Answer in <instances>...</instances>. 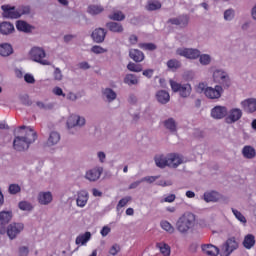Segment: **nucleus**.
Masks as SVG:
<instances>
[{
    "mask_svg": "<svg viewBox=\"0 0 256 256\" xmlns=\"http://www.w3.org/2000/svg\"><path fill=\"white\" fill-rule=\"evenodd\" d=\"M106 27L109 31H112V33H123V25H121V23L108 22Z\"/></svg>",
    "mask_w": 256,
    "mask_h": 256,
    "instance_id": "obj_38",
    "label": "nucleus"
},
{
    "mask_svg": "<svg viewBox=\"0 0 256 256\" xmlns=\"http://www.w3.org/2000/svg\"><path fill=\"white\" fill-rule=\"evenodd\" d=\"M176 54L180 57H185V59H199L200 50L197 48H178Z\"/></svg>",
    "mask_w": 256,
    "mask_h": 256,
    "instance_id": "obj_12",
    "label": "nucleus"
},
{
    "mask_svg": "<svg viewBox=\"0 0 256 256\" xmlns=\"http://www.w3.org/2000/svg\"><path fill=\"white\" fill-rule=\"evenodd\" d=\"M232 213L234 217L237 219V221L242 223V225H247V218H245V216L243 215V213H241V211L235 208H232Z\"/></svg>",
    "mask_w": 256,
    "mask_h": 256,
    "instance_id": "obj_44",
    "label": "nucleus"
},
{
    "mask_svg": "<svg viewBox=\"0 0 256 256\" xmlns=\"http://www.w3.org/2000/svg\"><path fill=\"white\" fill-rule=\"evenodd\" d=\"M237 249H239V241H237V238H228L222 245V256H229L233 251H237Z\"/></svg>",
    "mask_w": 256,
    "mask_h": 256,
    "instance_id": "obj_8",
    "label": "nucleus"
},
{
    "mask_svg": "<svg viewBox=\"0 0 256 256\" xmlns=\"http://www.w3.org/2000/svg\"><path fill=\"white\" fill-rule=\"evenodd\" d=\"M207 89V84L200 82L197 86H196V91L198 93H204L205 95V90Z\"/></svg>",
    "mask_w": 256,
    "mask_h": 256,
    "instance_id": "obj_58",
    "label": "nucleus"
},
{
    "mask_svg": "<svg viewBox=\"0 0 256 256\" xmlns=\"http://www.w3.org/2000/svg\"><path fill=\"white\" fill-rule=\"evenodd\" d=\"M1 9L3 11L2 15L5 19H19L22 15H27V13H29V7L27 6L15 8L11 5H2Z\"/></svg>",
    "mask_w": 256,
    "mask_h": 256,
    "instance_id": "obj_4",
    "label": "nucleus"
},
{
    "mask_svg": "<svg viewBox=\"0 0 256 256\" xmlns=\"http://www.w3.org/2000/svg\"><path fill=\"white\" fill-rule=\"evenodd\" d=\"M169 21L172 25H177L178 27H186L187 23H189V16L183 15L177 18H171Z\"/></svg>",
    "mask_w": 256,
    "mask_h": 256,
    "instance_id": "obj_29",
    "label": "nucleus"
},
{
    "mask_svg": "<svg viewBox=\"0 0 256 256\" xmlns=\"http://www.w3.org/2000/svg\"><path fill=\"white\" fill-rule=\"evenodd\" d=\"M138 47L143 49V51H155L157 49V46L153 43H140Z\"/></svg>",
    "mask_w": 256,
    "mask_h": 256,
    "instance_id": "obj_49",
    "label": "nucleus"
},
{
    "mask_svg": "<svg viewBox=\"0 0 256 256\" xmlns=\"http://www.w3.org/2000/svg\"><path fill=\"white\" fill-rule=\"evenodd\" d=\"M24 80L26 81V83H30V84L35 83V77L33 76V74H29V73L25 74Z\"/></svg>",
    "mask_w": 256,
    "mask_h": 256,
    "instance_id": "obj_60",
    "label": "nucleus"
},
{
    "mask_svg": "<svg viewBox=\"0 0 256 256\" xmlns=\"http://www.w3.org/2000/svg\"><path fill=\"white\" fill-rule=\"evenodd\" d=\"M46 56L45 50L41 47H33L29 51V58L35 63H40V65H51L49 60H45Z\"/></svg>",
    "mask_w": 256,
    "mask_h": 256,
    "instance_id": "obj_6",
    "label": "nucleus"
},
{
    "mask_svg": "<svg viewBox=\"0 0 256 256\" xmlns=\"http://www.w3.org/2000/svg\"><path fill=\"white\" fill-rule=\"evenodd\" d=\"M242 109L246 111V113H255L256 111V98H248L240 103Z\"/></svg>",
    "mask_w": 256,
    "mask_h": 256,
    "instance_id": "obj_18",
    "label": "nucleus"
},
{
    "mask_svg": "<svg viewBox=\"0 0 256 256\" xmlns=\"http://www.w3.org/2000/svg\"><path fill=\"white\" fill-rule=\"evenodd\" d=\"M129 201H131V197L127 196V197H124L122 198L117 206H116V211L118 213V215H120L121 213H123V207H125L127 205V203H129Z\"/></svg>",
    "mask_w": 256,
    "mask_h": 256,
    "instance_id": "obj_43",
    "label": "nucleus"
},
{
    "mask_svg": "<svg viewBox=\"0 0 256 256\" xmlns=\"http://www.w3.org/2000/svg\"><path fill=\"white\" fill-rule=\"evenodd\" d=\"M7 223L0 222V235H5L7 233Z\"/></svg>",
    "mask_w": 256,
    "mask_h": 256,
    "instance_id": "obj_64",
    "label": "nucleus"
},
{
    "mask_svg": "<svg viewBox=\"0 0 256 256\" xmlns=\"http://www.w3.org/2000/svg\"><path fill=\"white\" fill-rule=\"evenodd\" d=\"M37 201L40 205H51L53 203V192L41 191L38 193Z\"/></svg>",
    "mask_w": 256,
    "mask_h": 256,
    "instance_id": "obj_15",
    "label": "nucleus"
},
{
    "mask_svg": "<svg viewBox=\"0 0 256 256\" xmlns=\"http://www.w3.org/2000/svg\"><path fill=\"white\" fill-rule=\"evenodd\" d=\"M163 125L170 133H177V122H175V119L168 118L164 120Z\"/></svg>",
    "mask_w": 256,
    "mask_h": 256,
    "instance_id": "obj_34",
    "label": "nucleus"
},
{
    "mask_svg": "<svg viewBox=\"0 0 256 256\" xmlns=\"http://www.w3.org/2000/svg\"><path fill=\"white\" fill-rule=\"evenodd\" d=\"M156 248L162 256H171V246L167 242L161 241L156 243Z\"/></svg>",
    "mask_w": 256,
    "mask_h": 256,
    "instance_id": "obj_24",
    "label": "nucleus"
},
{
    "mask_svg": "<svg viewBox=\"0 0 256 256\" xmlns=\"http://www.w3.org/2000/svg\"><path fill=\"white\" fill-rule=\"evenodd\" d=\"M212 119L221 120L227 118V106L216 105L210 111Z\"/></svg>",
    "mask_w": 256,
    "mask_h": 256,
    "instance_id": "obj_13",
    "label": "nucleus"
},
{
    "mask_svg": "<svg viewBox=\"0 0 256 256\" xmlns=\"http://www.w3.org/2000/svg\"><path fill=\"white\" fill-rule=\"evenodd\" d=\"M108 18L111 19V21H124L125 14L121 10H113Z\"/></svg>",
    "mask_w": 256,
    "mask_h": 256,
    "instance_id": "obj_40",
    "label": "nucleus"
},
{
    "mask_svg": "<svg viewBox=\"0 0 256 256\" xmlns=\"http://www.w3.org/2000/svg\"><path fill=\"white\" fill-rule=\"evenodd\" d=\"M212 80L224 89L231 87V77L223 68H214L212 70Z\"/></svg>",
    "mask_w": 256,
    "mask_h": 256,
    "instance_id": "obj_3",
    "label": "nucleus"
},
{
    "mask_svg": "<svg viewBox=\"0 0 256 256\" xmlns=\"http://www.w3.org/2000/svg\"><path fill=\"white\" fill-rule=\"evenodd\" d=\"M156 167H159L160 169H164V167H169V154L167 156L165 155H157L154 158Z\"/></svg>",
    "mask_w": 256,
    "mask_h": 256,
    "instance_id": "obj_23",
    "label": "nucleus"
},
{
    "mask_svg": "<svg viewBox=\"0 0 256 256\" xmlns=\"http://www.w3.org/2000/svg\"><path fill=\"white\" fill-rule=\"evenodd\" d=\"M175 199H176L175 194H170L164 198V203H173Z\"/></svg>",
    "mask_w": 256,
    "mask_h": 256,
    "instance_id": "obj_62",
    "label": "nucleus"
},
{
    "mask_svg": "<svg viewBox=\"0 0 256 256\" xmlns=\"http://www.w3.org/2000/svg\"><path fill=\"white\" fill-rule=\"evenodd\" d=\"M243 117V110L241 108L233 107L227 110L225 121L228 125H233L237 123Z\"/></svg>",
    "mask_w": 256,
    "mask_h": 256,
    "instance_id": "obj_9",
    "label": "nucleus"
},
{
    "mask_svg": "<svg viewBox=\"0 0 256 256\" xmlns=\"http://www.w3.org/2000/svg\"><path fill=\"white\" fill-rule=\"evenodd\" d=\"M19 256H28L29 255V247L21 246L18 250Z\"/></svg>",
    "mask_w": 256,
    "mask_h": 256,
    "instance_id": "obj_57",
    "label": "nucleus"
},
{
    "mask_svg": "<svg viewBox=\"0 0 256 256\" xmlns=\"http://www.w3.org/2000/svg\"><path fill=\"white\" fill-rule=\"evenodd\" d=\"M18 135L15 136L13 147L16 151H25L29 149V145L37 141V132L31 127L22 126L16 130Z\"/></svg>",
    "mask_w": 256,
    "mask_h": 256,
    "instance_id": "obj_1",
    "label": "nucleus"
},
{
    "mask_svg": "<svg viewBox=\"0 0 256 256\" xmlns=\"http://www.w3.org/2000/svg\"><path fill=\"white\" fill-rule=\"evenodd\" d=\"M203 199L206 203H217L223 199V195L217 191H208L204 193Z\"/></svg>",
    "mask_w": 256,
    "mask_h": 256,
    "instance_id": "obj_19",
    "label": "nucleus"
},
{
    "mask_svg": "<svg viewBox=\"0 0 256 256\" xmlns=\"http://www.w3.org/2000/svg\"><path fill=\"white\" fill-rule=\"evenodd\" d=\"M65 97L68 101H77V94L73 92H69Z\"/></svg>",
    "mask_w": 256,
    "mask_h": 256,
    "instance_id": "obj_63",
    "label": "nucleus"
},
{
    "mask_svg": "<svg viewBox=\"0 0 256 256\" xmlns=\"http://www.w3.org/2000/svg\"><path fill=\"white\" fill-rule=\"evenodd\" d=\"M15 31V26L10 22L0 23V33L1 35H11Z\"/></svg>",
    "mask_w": 256,
    "mask_h": 256,
    "instance_id": "obj_30",
    "label": "nucleus"
},
{
    "mask_svg": "<svg viewBox=\"0 0 256 256\" xmlns=\"http://www.w3.org/2000/svg\"><path fill=\"white\" fill-rule=\"evenodd\" d=\"M13 55V45L4 42L0 44V56L1 57H9Z\"/></svg>",
    "mask_w": 256,
    "mask_h": 256,
    "instance_id": "obj_27",
    "label": "nucleus"
},
{
    "mask_svg": "<svg viewBox=\"0 0 256 256\" xmlns=\"http://www.w3.org/2000/svg\"><path fill=\"white\" fill-rule=\"evenodd\" d=\"M103 173V167L96 166L94 168L89 169L85 173V179L91 182L99 181L101 175Z\"/></svg>",
    "mask_w": 256,
    "mask_h": 256,
    "instance_id": "obj_14",
    "label": "nucleus"
},
{
    "mask_svg": "<svg viewBox=\"0 0 256 256\" xmlns=\"http://www.w3.org/2000/svg\"><path fill=\"white\" fill-rule=\"evenodd\" d=\"M124 83L126 85H137L139 83V78H137L134 74H127L124 77Z\"/></svg>",
    "mask_w": 256,
    "mask_h": 256,
    "instance_id": "obj_42",
    "label": "nucleus"
},
{
    "mask_svg": "<svg viewBox=\"0 0 256 256\" xmlns=\"http://www.w3.org/2000/svg\"><path fill=\"white\" fill-rule=\"evenodd\" d=\"M243 246L245 249H253L255 247V236L253 234H247L244 237Z\"/></svg>",
    "mask_w": 256,
    "mask_h": 256,
    "instance_id": "obj_36",
    "label": "nucleus"
},
{
    "mask_svg": "<svg viewBox=\"0 0 256 256\" xmlns=\"http://www.w3.org/2000/svg\"><path fill=\"white\" fill-rule=\"evenodd\" d=\"M87 120L79 114H71L66 122L68 129H74V127H85Z\"/></svg>",
    "mask_w": 256,
    "mask_h": 256,
    "instance_id": "obj_10",
    "label": "nucleus"
},
{
    "mask_svg": "<svg viewBox=\"0 0 256 256\" xmlns=\"http://www.w3.org/2000/svg\"><path fill=\"white\" fill-rule=\"evenodd\" d=\"M168 69H171V71H177L179 67H181V62L177 59H171L167 62Z\"/></svg>",
    "mask_w": 256,
    "mask_h": 256,
    "instance_id": "obj_46",
    "label": "nucleus"
},
{
    "mask_svg": "<svg viewBox=\"0 0 256 256\" xmlns=\"http://www.w3.org/2000/svg\"><path fill=\"white\" fill-rule=\"evenodd\" d=\"M160 227L161 229H163V231H165L169 235H173V233H175V226H173V224H171L167 220H162L160 222Z\"/></svg>",
    "mask_w": 256,
    "mask_h": 256,
    "instance_id": "obj_37",
    "label": "nucleus"
},
{
    "mask_svg": "<svg viewBox=\"0 0 256 256\" xmlns=\"http://www.w3.org/2000/svg\"><path fill=\"white\" fill-rule=\"evenodd\" d=\"M91 52L94 53V55H103V53H107V49L99 45H94L91 48Z\"/></svg>",
    "mask_w": 256,
    "mask_h": 256,
    "instance_id": "obj_51",
    "label": "nucleus"
},
{
    "mask_svg": "<svg viewBox=\"0 0 256 256\" xmlns=\"http://www.w3.org/2000/svg\"><path fill=\"white\" fill-rule=\"evenodd\" d=\"M105 11V8L101 4H90L87 9L89 15H101Z\"/></svg>",
    "mask_w": 256,
    "mask_h": 256,
    "instance_id": "obj_31",
    "label": "nucleus"
},
{
    "mask_svg": "<svg viewBox=\"0 0 256 256\" xmlns=\"http://www.w3.org/2000/svg\"><path fill=\"white\" fill-rule=\"evenodd\" d=\"M97 157H98L100 163H105V160L107 159V155L103 151L97 152Z\"/></svg>",
    "mask_w": 256,
    "mask_h": 256,
    "instance_id": "obj_61",
    "label": "nucleus"
},
{
    "mask_svg": "<svg viewBox=\"0 0 256 256\" xmlns=\"http://www.w3.org/2000/svg\"><path fill=\"white\" fill-rule=\"evenodd\" d=\"M197 218L195 214L191 212H185L182 214L176 221V229L181 235H187L193 227H195V223Z\"/></svg>",
    "mask_w": 256,
    "mask_h": 256,
    "instance_id": "obj_2",
    "label": "nucleus"
},
{
    "mask_svg": "<svg viewBox=\"0 0 256 256\" xmlns=\"http://www.w3.org/2000/svg\"><path fill=\"white\" fill-rule=\"evenodd\" d=\"M61 141V135L58 132L52 131L49 134L46 145L47 147H55Z\"/></svg>",
    "mask_w": 256,
    "mask_h": 256,
    "instance_id": "obj_25",
    "label": "nucleus"
},
{
    "mask_svg": "<svg viewBox=\"0 0 256 256\" xmlns=\"http://www.w3.org/2000/svg\"><path fill=\"white\" fill-rule=\"evenodd\" d=\"M21 192V186H19V184H11L9 186V193L11 195H17V193Z\"/></svg>",
    "mask_w": 256,
    "mask_h": 256,
    "instance_id": "obj_52",
    "label": "nucleus"
},
{
    "mask_svg": "<svg viewBox=\"0 0 256 256\" xmlns=\"http://www.w3.org/2000/svg\"><path fill=\"white\" fill-rule=\"evenodd\" d=\"M127 69L129 71H132L133 73H141V71H143V66H141V64H135L133 62H130L127 65Z\"/></svg>",
    "mask_w": 256,
    "mask_h": 256,
    "instance_id": "obj_47",
    "label": "nucleus"
},
{
    "mask_svg": "<svg viewBox=\"0 0 256 256\" xmlns=\"http://www.w3.org/2000/svg\"><path fill=\"white\" fill-rule=\"evenodd\" d=\"M159 179V176H147L141 179V181H146L147 183H155Z\"/></svg>",
    "mask_w": 256,
    "mask_h": 256,
    "instance_id": "obj_59",
    "label": "nucleus"
},
{
    "mask_svg": "<svg viewBox=\"0 0 256 256\" xmlns=\"http://www.w3.org/2000/svg\"><path fill=\"white\" fill-rule=\"evenodd\" d=\"M119 251H121V246L119 244H113L111 247H110V250H109V253L110 255H117V253H119Z\"/></svg>",
    "mask_w": 256,
    "mask_h": 256,
    "instance_id": "obj_53",
    "label": "nucleus"
},
{
    "mask_svg": "<svg viewBox=\"0 0 256 256\" xmlns=\"http://www.w3.org/2000/svg\"><path fill=\"white\" fill-rule=\"evenodd\" d=\"M201 251L203 255H206V256H219V253H221V250L219 249V247L213 244H202Z\"/></svg>",
    "mask_w": 256,
    "mask_h": 256,
    "instance_id": "obj_16",
    "label": "nucleus"
},
{
    "mask_svg": "<svg viewBox=\"0 0 256 256\" xmlns=\"http://www.w3.org/2000/svg\"><path fill=\"white\" fill-rule=\"evenodd\" d=\"M130 58L133 59L136 63H141L145 59V54L137 49H131L129 51Z\"/></svg>",
    "mask_w": 256,
    "mask_h": 256,
    "instance_id": "obj_32",
    "label": "nucleus"
},
{
    "mask_svg": "<svg viewBox=\"0 0 256 256\" xmlns=\"http://www.w3.org/2000/svg\"><path fill=\"white\" fill-rule=\"evenodd\" d=\"M242 155L245 159H255L256 151L252 146H244L242 149Z\"/></svg>",
    "mask_w": 256,
    "mask_h": 256,
    "instance_id": "obj_33",
    "label": "nucleus"
},
{
    "mask_svg": "<svg viewBox=\"0 0 256 256\" xmlns=\"http://www.w3.org/2000/svg\"><path fill=\"white\" fill-rule=\"evenodd\" d=\"M224 92L225 90L221 85L217 84L215 87L208 86L205 89V97L211 100L221 99Z\"/></svg>",
    "mask_w": 256,
    "mask_h": 256,
    "instance_id": "obj_11",
    "label": "nucleus"
},
{
    "mask_svg": "<svg viewBox=\"0 0 256 256\" xmlns=\"http://www.w3.org/2000/svg\"><path fill=\"white\" fill-rule=\"evenodd\" d=\"M224 19L226 21H233V19H235V10L233 8L225 10Z\"/></svg>",
    "mask_w": 256,
    "mask_h": 256,
    "instance_id": "obj_50",
    "label": "nucleus"
},
{
    "mask_svg": "<svg viewBox=\"0 0 256 256\" xmlns=\"http://www.w3.org/2000/svg\"><path fill=\"white\" fill-rule=\"evenodd\" d=\"M13 219V211L3 210L0 212V223L8 224Z\"/></svg>",
    "mask_w": 256,
    "mask_h": 256,
    "instance_id": "obj_39",
    "label": "nucleus"
},
{
    "mask_svg": "<svg viewBox=\"0 0 256 256\" xmlns=\"http://www.w3.org/2000/svg\"><path fill=\"white\" fill-rule=\"evenodd\" d=\"M109 233H111V226L110 225H105L100 230L101 237H107V235H109Z\"/></svg>",
    "mask_w": 256,
    "mask_h": 256,
    "instance_id": "obj_54",
    "label": "nucleus"
},
{
    "mask_svg": "<svg viewBox=\"0 0 256 256\" xmlns=\"http://www.w3.org/2000/svg\"><path fill=\"white\" fill-rule=\"evenodd\" d=\"M155 97L158 103L161 105H167V103L171 101V95L167 92V90H158Z\"/></svg>",
    "mask_w": 256,
    "mask_h": 256,
    "instance_id": "obj_21",
    "label": "nucleus"
},
{
    "mask_svg": "<svg viewBox=\"0 0 256 256\" xmlns=\"http://www.w3.org/2000/svg\"><path fill=\"white\" fill-rule=\"evenodd\" d=\"M200 65H203L204 67H207V65H211V61H213V58L209 54H201L198 56Z\"/></svg>",
    "mask_w": 256,
    "mask_h": 256,
    "instance_id": "obj_41",
    "label": "nucleus"
},
{
    "mask_svg": "<svg viewBox=\"0 0 256 256\" xmlns=\"http://www.w3.org/2000/svg\"><path fill=\"white\" fill-rule=\"evenodd\" d=\"M88 201H89V192H87V190H80L77 192V196H76L77 207H80L81 209H83V207L87 205Z\"/></svg>",
    "mask_w": 256,
    "mask_h": 256,
    "instance_id": "obj_17",
    "label": "nucleus"
},
{
    "mask_svg": "<svg viewBox=\"0 0 256 256\" xmlns=\"http://www.w3.org/2000/svg\"><path fill=\"white\" fill-rule=\"evenodd\" d=\"M169 84L173 93H179L180 97H183L184 99H187V97H189L193 91V88L189 83L182 84L173 79H170Z\"/></svg>",
    "mask_w": 256,
    "mask_h": 256,
    "instance_id": "obj_5",
    "label": "nucleus"
},
{
    "mask_svg": "<svg viewBox=\"0 0 256 256\" xmlns=\"http://www.w3.org/2000/svg\"><path fill=\"white\" fill-rule=\"evenodd\" d=\"M91 241V232H85L76 237L75 244L80 245L81 247L87 245Z\"/></svg>",
    "mask_w": 256,
    "mask_h": 256,
    "instance_id": "obj_26",
    "label": "nucleus"
},
{
    "mask_svg": "<svg viewBox=\"0 0 256 256\" xmlns=\"http://www.w3.org/2000/svg\"><path fill=\"white\" fill-rule=\"evenodd\" d=\"M161 7V2L157 0H150L148 1V4L146 6V9L148 11H157Z\"/></svg>",
    "mask_w": 256,
    "mask_h": 256,
    "instance_id": "obj_45",
    "label": "nucleus"
},
{
    "mask_svg": "<svg viewBox=\"0 0 256 256\" xmlns=\"http://www.w3.org/2000/svg\"><path fill=\"white\" fill-rule=\"evenodd\" d=\"M102 93L104 97L107 99L108 103H113V101L117 99V92H115L111 88H105Z\"/></svg>",
    "mask_w": 256,
    "mask_h": 256,
    "instance_id": "obj_35",
    "label": "nucleus"
},
{
    "mask_svg": "<svg viewBox=\"0 0 256 256\" xmlns=\"http://www.w3.org/2000/svg\"><path fill=\"white\" fill-rule=\"evenodd\" d=\"M183 163V157L179 154H168V167L177 168Z\"/></svg>",
    "mask_w": 256,
    "mask_h": 256,
    "instance_id": "obj_20",
    "label": "nucleus"
},
{
    "mask_svg": "<svg viewBox=\"0 0 256 256\" xmlns=\"http://www.w3.org/2000/svg\"><path fill=\"white\" fill-rule=\"evenodd\" d=\"M20 211H33V204L27 201H21L18 204Z\"/></svg>",
    "mask_w": 256,
    "mask_h": 256,
    "instance_id": "obj_48",
    "label": "nucleus"
},
{
    "mask_svg": "<svg viewBox=\"0 0 256 256\" xmlns=\"http://www.w3.org/2000/svg\"><path fill=\"white\" fill-rule=\"evenodd\" d=\"M53 75H54L55 81H62L63 80V73L61 72V69L55 68Z\"/></svg>",
    "mask_w": 256,
    "mask_h": 256,
    "instance_id": "obj_56",
    "label": "nucleus"
},
{
    "mask_svg": "<svg viewBox=\"0 0 256 256\" xmlns=\"http://www.w3.org/2000/svg\"><path fill=\"white\" fill-rule=\"evenodd\" d=\"M24 229L25 224L22 222H12L7 226V236L13 241V239H17V235L23 233Z\"/></svg>",
    "mask_w": 256,
    "mask_h": 256,
    "instance_id": "obj_7",
    "label": "nucleus"
},
{
    "mask_svg": "<svg viewBox=\"0 0 256 256\" xmlns=\"http://www.w3.org/2000/svg\"><path fill=\"white\" fill-rule=\"evenodd\" d=\"M107 32L103 28H97L92 32V39L95 43H103Z\"/></svg>",
    "mask_w": 256,
    "mask_h": 256,
    "instance_id": "obj_22",
    "label": "nucleus"
},
{
    "mask_svg": "<svg viewBox=\"0 0 256 256\" xmlns=\"http://www.w3.org/2000/svg\"><path fill=\"white\" fill-rule=\"evenodd\" d=\"M52 93L57 97H66L65 93H63V89L61 87L56 86L52 89Z\"/></svg>",
    "mask_w": 256,
    "mask_h": 256,
    "instance_id": "obj_55",
    "label": "nucleus"
},
{
    "mask_svg": "<svg viewBox=\"0 0 256 256\" xmlns=\"http://www.w3.org/2000/svg\"><path fill=\"white\" fill-rule=\"evenodd\" d=\"M16 29L22 33H31V31H33V26H31L26 21L18 20L16 21Z\"/></svg>",
    "mask_w": 256,
    "mask_h": 256,
    "instance_id": "obj_28",
    "label": "nucleus"
}]
</instances>
